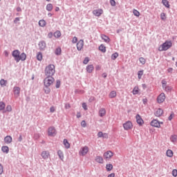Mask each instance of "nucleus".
I'll return each instance as SVG.
<instances>
[{
  "label": "nucleus",
  "instance_id": "obj_28",
  "mask_svg": "<svg viewBox=\"0 0 177 177\" xmlns=\"http://www.w3.org/2000/svg\"><path fill=\"white\" fill-rule=\"evenodd\" d=\"M44 91L46 95H49V93H50V88H49V86H44Z\"/></svg>",
  "mask_w": 177,
  "mask_h": 177
},
{
  "label": "nucleus",
  "instance_id": "obj_55",
  "mask_svg": "<svg viewBox=\"0 0 177 177\" xmlns=\"http://www.w3.org/2000/svg\"><path fill=\"white\" fill-rule=\"evenodd\" d=\"M172 176H174V177L177 176V169H173Z\"/></svg>",
  "mask_w": 177,
  "mask_h": 177
},
{
  "label": "nucleus",
  "instance_id": "obj_30",
  "mask_svg": "<svg viewBox=\"0 0 177 177\" xmlns=\"http://www.w3.org/2000/svg\"><path fill=\"white\" fill-rule=\"evenodd\" d=\"M99 50H100L101 52H102V53H106V46H104V45L101 44L99 48H98Z\"/></svg>",
  "mask_w": 177,
  "mask_h": 177
},
{
  "label": "nucleus",
  "instance_id": "obj_49",
  "mask_svg": "<svg viewBox=\"0 0 177 177\" xmlns=\"http://www.w3.org/2000/svg\"><path fill=\"white\" fill-rule=\"evenodd\" d=\"M160 19L161 20H165L167 17H165V12H162L160 14Z\"/></svg>",
  "mask_w": 177,
  "mask_h": 177
},
{
  "label": "nucleus",
  "instance_id": "obj_7",
  "mask_svg": "<svg viewBox=\"0 0 177 177\" xmlns=\"http://www.w3.org/2000/svg\"><path fill=\"white\" fill-rule=\"evenodd\" d=\"M56 129L55 127H50L48 129V136H56Z\"/></svg>",
  "mask_w": 177,
  "mask_h": 177
},
{
  "label": "nucleus",
  "instance_id": "obj_58",
  "mask_svg": "<svg viewBox=\"0 0 177 177\" xmlns=\"http://www.w3.org/2000/svg\"><path fill=\"white\" fill-rule=\"evenodd\" d=\"M110 4L112 6H115V0H110Z\"/></svg>",
  "mask_w": 177,
  "mask_h": 177
},
{
  "label": "nucleus",
  "instance_id": "obj_64",
  "mask_svg": "<svg viewBox=\"0 0 177 177\" xmlns=\"http://www.w3.org/2000/svg\"><path fill=\"white\" fill-rule=\"evenodd\" d=\"M114 176H115V174H114V173H111V174H109L108 176V177H114Z\"/></svg>",
  "mask_w": 177,
  "mask_h": 177
},
{
  "label": "nucleus",
  "instance_id": "obj_8",
  "mask_svg": "<svg viewBox=\"0 0 177 177\" xmlns=\"http://www.w3.org/2000/svg\"><path fill=\"white\" fill-rule=\"evenodd\" d=\"M161 124H162V122H158L157 120H153L151 122V126L154 127V128H160Z\"/></svg>",
  "mask_w": 177,
  "mask_h": 177
},
{
  "label": "nucleus",
  "instance_id": "obj_14",
  "mask_svg": "<svg viewBox=\"0 0 177 177\" xmlns=\"http://www.w3.org/2000/svg\"><path fill=\"white\" fill-rule=\"evenodd\" d=\"M50 154L48 151H43L41 153V156L42 157L43 160H48Z\"/></svg>",
  "mask_w": 177,
  "mask_h": 177
},
{
  "label": "nucleus",
  "instance_id": "obj_27",
  "mask_svg": "<svg viewBox=\"0 0 177 177\" xmlns=\"http://www.w3.org/2000/svg\"><path fill=\"white\" fill-rule=\"evenodd\" d=\"M1 151H3V153H6V154H8V153H9V147L3 146L1 147Z\"/></svg>",
  "mask_w": 177,
  "mask_h": 177
},
{
  "label": "nucleus",
  "instance_id": "obj_15",
  "mask_svg": "<svg viewBox=\"0 0 177 177\" xmlns=\"http://www.w3.org/2000/svg\"><path fill=\"white\" fill-rule=\"evenodd\" d=\"M13 92L15 96H16V97H19V96H20V87L15 86L13 88Z\"/></svg>",
  "mask_w": 177,
  "mask_h": 177
},
{
  "label": "nucleus",
  "instance_id": "obj_60",
  "mask_svg": "<svg viewBox=\"0 0 177 177\" xmlns=\"http://www.w3.org/2000/svg\"><path fill=\"white\" fill-rule=\"evenodd\" d=\"M97 136H98V138H102V136H103V132L99 131V132L97 133Z\"/></svg>",
  "mask_w": 177,
  "mask_h": 177
},
{
  "label": "nucleus",
  "instance_id": "obj_11",
  "mask_svg": "<svg viewBox=\"0 0 177 177\" xmlns=\"http://www.w3.org/2000/svg\"><path fill=\"white\" fill-rule=\"evenodd\" d=\"M165 101V93H160L157 97L158 103H164Z\"/></svg>",
  "mask_w": 177,
  "mask_h": 177
},
{
  "label": "nucleus",
  "instance_id": "obj_57",
  "mask_svg": "<svg viewBox=\"0 0 177 177\" xmlns=\"http://www.w3.org/2000/svg\"><path fill=\"white\" fill-rule=\"evenodd\" d=\"M102 138L103 139H109V134L107 133H102Z\"/></svg>",
  "mask_w": 177,
  "mask_h": 177
},
{
  "label": "nucleus",
  "instance_id": "obj_10",
  "mask_svg": "<svg viewBox=\"0 0 177 177\" xmlns=\"http://www.w3.org/2000/svg\"><path fill=\"white\" fill-rule=\"evenodd\" d=\"M39 50H45L46 49V42L44 40L40 41L38 44Z\"/></svg>",
  "mask_w": 177,
  "mask_h": 177
},
{
  "label": "nucleus",
  "instance_id": "obj_45",
  "mask_svg": "<svg viewBox=\"0 0 177 177\" xmlns=\"http://www.w3.org/2000/svg\"><path fill=\"white\" fill-rule=\"evenodd\" d=\"M111 169H113V165L111 164H107L106 165V171H111Z\"/></svg>",
  "mask_w": 177,
  "mask_h": 177
},
{
  "label": "nucleus",
  "instance_id": "obj_23",
  "mask_svg": "<svg viewBox=\"0 0 177 177\" xmlns=\"http://www.w3.org/2000/svg\"><path fill=\"white\" fill-rule=\"evenodd\" d=\"M102 39H103V41H104V42H106V44H109V42H110V37H108L106 35H101Z\"/></svg>",
  "mask_w": 177,
  "mask_h": 177
},
{
  "label": "nucleus",
  "instance_id": "obj_5",
  "mask_svg": "<svg viewBox=\"0 0 177 177\" xmlns=\"http://www.w3.org/2000/svg\"><path fill=\"white\" fill-rule=\"evenodd\" d=\"M114 156V153L111 151H107L104 153V158L106 161H109L110 159Z\"/></svg>",
  "mask_w": 177,
  "mask_h": 177
},
{
  "label": "nucleus",
  "instance_id": "obj_46",
  "mask_svg": "<svg viewBox=\"0 0 177 177\" xmlns=\"http://www.w3.org/2000/svg\"><path fill=\"white\" fill-rule=\"evenodd\" d=\"M142 75H143V71H139L138 72V80H140L142 78Z\"/></svg>",
  "mask_w": 177,
  "mask_h": 177
},
{
  "label": "nucleus",
  "instance_id": "obj_53",
  "mask_svg": "<svg viewBox=\"0 0 177 177\" xmlns=\"http://www.w3.org/2000/svg\"><path fill=\"white\" fill-rule=\"evenodd\" d=\"M2 174H3V166L0 163V175H2Z\"/></svg>",
  "mask_w": 177,
  "mask_h": 177
},
{
  "label": "nucleus",
  "instance_id": "obj_59",
  "mask_svg": "<svg viewBox=\"0 0 177 177\" xmlns=\"http://www.w3.org/2000/svg\"><path fill=\"white\" fill-rule=\"evenodd\" d=\"M17 21H20V18H19V17H16V18L14 19V23H15V24H17Z\"/></svg>",
  "mask_w": 177,
  "mask_h": 177
},
{
  "label": "nucleus",
  "instance_id": "obj_3",
  "mask_svg": "<svg viewBox=\"0 0 177 177\" xmlns=\"http://www.w3.org/2000/svg\"><path fill=\"white\" fill-rule=\"evenodd\" d=\"M53 82H55V78H53V76H46L44 80V86H50Z\"/></svg>",
  "mask_w": 177,
  "mask_h": 177
},
{
  "label": "nucleus",
  "instance_id": "obj_4",
  "mask_svg": "<svg viewBox=\"0 0 177 177\" xmlns=\"http://www.w3.org/2000/svg\"><path fill=\"white\" fill-rule=\"evenodd\" d=\"M123 128L124 131H129V129L133 128V124H132V122L129 120L123 124Z\"/></svg>",
  "mask_w": 177,
  "mask_h": 177
},
{
  "label": "nucleus",
  "instance_id": "obj_34",
  "mask_svg": "<svg viewBox=\"0 0 177 177\" xmlns=\"http://www.w3.org/2000/svg\"><path fill=\"white\" fill-rule=\"evenodd\" d=\"M163 89H165L166 92H171V91H172V88L167 85H163Z\"/></svg>",
  "mask_w": 177,
  "mask_h": 177
},
{
  "label": "nucleus",
  "instance_id": "obj_36",
  "mask_svg": "<svg viewBox=\"0 0 177 177\" xmlns=\"http://www.w3.org/2000/svg\"><path fill=\"white\" fill-rule=\"evenodd\" d=\"M166 155L167 156V157H173L174 152L172 151V150L168 149L166 152Z\"/></svg>",
  "mask_w": 177,
  "mask_h": 177
},
{
  "label": "nucleus",
  "instance_id": "obj_13",
  "mask_svg": "<svg viewBox=\"0 0 177 177\" xmlns=\"http://www.w3.org/2000/svg\"><path fill=\"white\" fill-rule=\"evenodd\" d=\"M93 14L94 15V16L99 17L102 16V15H103V10H102V9L94 10L93 11Z\"/></svg>",
  "mask_w": 177,
  "mask_h": 177
},
{
  "label": "nucleus",
  "instance_id": "obj_42",
  "mask_svg": "<svg viewBox=\"0 0 177 177\" xmlns=\"http://www.w3.org/2000/svg\"><path fill=\"white\" fill-rule=\"evenodd\" d=\"M118 56H119L118 53H114L113 54L111 55V60H115V59H117Z\"/></svg>",
  "mask_w": 177,
  "mask_h": 177
},
{
  "label": "nucleus",
  "instance_id": "obj_43",
  "mask_svg": "<svg viewBox=\"0 0 177 177\" xmlns=\"http://www.w3.org/2000/svg\"><path fill=\"white\" fill-rule=\"evenodd\" d=\"M5 102H0V111H3L5 110Z\"/></svg>",
  "mask_w": 177,
  "mask_h": 177
},
{
  "label": "nucleus",
  "instance_id": "obj_31",
  "mask_svg": "<svg viewBox=\"0 0 177 177\" xmlns=\"http://www.w3.org/2000/svg\"><path fill=\"white\" fill-rule=\"evenodd\" d=\"M64 146L66 149H70V142H68V140H67V139H64Z\"/></svg>",
  "mask_w": 177,
  "mask_h": 177
},
{
  "label": "nucleus",
  "instance_id": "obj_62",
  "mask_svg": "<svg viewBox=\"0 0 177 177\" xmlns=\"http://www.w3.org/2000/svg\"><path fill=\"white\" fill-rule=\"evenodd\" d=\"M52 37H53V33L52 32H50L48 34V38H52Z\"/></svg>",
  "mask_w": 177,
  "mask_h": 177
},
{
  "label": "nucleus",
  "instance_id": "obj_22",
  "mask_svg": "<svg viewBox=\"0 0 177 177\" xmlns=\"http://www.w3.org/2000/svg\"><path fill=\"white\" fill-rule=\"evenodd\" d=\"M98 114L100 117H104L106 115V109L104 108L100 109Z\"/></svg>",
  "mask_w": 177,
  "mask_h": 177
},
{
  "label": "nucleus",
  "instance_id": "obj_38",
  "mask_svg": "<svg viewBox=\"0 0 177 177\" xmlns=\"http://www.w3.org/2000/svg\"><path fill=\"white\" fill-rule=\"evenodd\" d=\"M12 111V106L8 105L6 108V110L3 111V113H10Z\"/></svg>",
  "mask_w": 177,
  "mask_h": 177
},
{
  "label": "nucleus",
  "instance_id": "obj_2",
  "mask_svg": "<svg viewBox=\"0 0 177 177\" xmlns=\"http://www.w3.org/2000/svg\"><path fill=\"white\" fill-rule=\"evenodd\" d=\"M172 46V41H166L165 43H163L159 47V50L160 52H162L164 50H168L169 48Z\"/></svg>",
  "mask_w": 177,
  "mask_h": 177
},
{
  "label": "nucleus",
  "instance_id": "obj_41",
  "mask_svg": "<svg viewBox=\"0 0 177 177\" xmlns=\"http://www.w3.org/2000/svg\"><path fill=\"white\" fill-rule=\"evenodd\" d=\"M8 81L3 80V79H1L0 80V85L1 86H6V84H7Z\"/></svg>",
  "mask_w": 177,
  "mask_h": 177
},
{
  "label": "nucleus",
  "instance_id": "obj_20",
  "mask_svg": "<svg viewBox=\"0 0 177 177\" xmlns=\"http://www.w3.org/2000/svg\"><path fill=\"white\" fill-rule=\"evenodd\" d=\"M95 67H93V65L92 64L88 65L86 68L87 73H88L89 74H91V73H92V71H93Z\"/></svg>",
  "mask_w": 177,
  "mask_h": 177
},
{
  "label": "nucleus",
  "instance_id": "obj_29",
  "mask_svg": "<svg viewBox=\"0 0 177 177\" xmlns=\"http://www.w3.org/2000/svg\"><path fill=\"white\" fill-rule=\"evenodd\" d=\"M55 38H60L62 37V32L59 30H57L53 34Z\"/></svg>",
  "mask_w": 177,
  "mask_h": 177
},
{
  "label": "nucleus",
  "instance_id": "obj_6",
  "mask_svg": "<svg viewBox=\"0 0 177 177\" xmlns=\"http://www.w3.org/2000/svg\"><path fill=\"white\" fill-rule=\"evenodd\" d=\"M89 151V147L88 146L83 147L80 151H79L80 156H86L88 154V152Z\"/></svg>",
  "mask_w": 177,
  "mask_h": 177
},
{
  "label": "nucleus",
  "instance_id": "obj_47",
  "mask_svg": "<svg viewBox=\"0 0 177 177\" xmlns=\"http://www.w3.org/2000/svg\"><path fill=\"white\" fill-rule=\"evenodd\" d=\"M139 60L141 64H146V59L144 57H140Z\"/></svg>",
  "mask_w": 177,
  "mask_h": 177
},
{
  "label": "nucleus",
  "instance_id": "obj_48",
  "mask_svg": "<svg viewBox=\"0 0 177 177\" xmlns=\"http://www.w3.org/2000/svg\"><path fill=\"white\" fill-rule=\"evenodd\" d=\"M139 93V90L138 89V88H136V87H135L133 89V95H138Z\"/></svg>",
  "mask_w": 177,
  "mask_h": 177
},
{
  "label": "nucleus",
  "instance_id": "obj_37",
  "mask_svg": "<svg viewBox=\"0 0 177 177\" xmlns=\"http://www.w3.org/2000/svg\"><path fill=\"white\" fill-rule=\"evenodd\" d=\"M162 3L164 5V6H165V8H169L170 6L168 0H162Z\"/></svg>",
  "mask_w": 177,
  "mask_h": 177
},
{
  "label": "nucleus",
  "instance_id": "obj_24",
  "mask_svg": "<svg viewBox=\"0 0 177 177\" xmlns=\"http://www.w3.org/2000/svg\"><path fill=\"white\" fill-rule=\"evenodd\" d=\"M46 9L48 12H52V10H53V3H48L46 5Z\"/></svg>",
  "mask_w": 177,
  "mask_h": 177
},
{
  "label": "nucleus",
  "instance_id": "obj_1",
  "mask_svg": "<svg viewBox=\"0 0 177 177\" xmlns=\"http://www.w3.org/2000/svg\"><path fill=\"white\" fill-rule=\"evenodd\" d=\"M46 77H53L56 71L55 70L54 64H49L47 66L44 70Z\"/></svg>",
  "mask_w": 177,
  "mask_h": 177
},
{
  "label": "nucleus",
  "instance_id": "obj_52",
  "mask_svg": "<svg viewBox=\"0 0 177 177\" xmlns=\"http://www.w3.org/2000/svg\"><path fill=\"white\" fill-rule=\"evenodd\" d=\"M174 112H171L170 115L168 117L169 121H172V118H174Z\"/></svg>",
  "mask_w": 177,
  "mask_h": 177
},
{
  "label": "nucleus",
  "instance_id": "obj_19",
  "mask_svg": "<svg viewBox=\"0 0 177 177\" xmlns=\"http://www.w3.org/2000/svg\"><path fill=\"white\" fill-rule=\"evenodd\" d=\"M12 140H13V139L12 138V136H7L4 138V142L7 145L12 143Z\"/></svg>",
  "mask_w": 177,
  "mask_h": 177
},
{
  "label": "nucleus",
  "instance_id": "obj_61",
  "mask_svg": "<svg viewBox=\"0 0 177 177\" xmlns=\"http://www.w3.org/2000/svg\"><path fill=\"white\" fill-rule=\"evenodd\" d=\"M82 107L84 110H88V107L86 106V104L85 102L82 104Z\"/></svg>",
  "mask_w": 177,
  "mask_h": 177
},
{
  "label": "nucleus",
  "instance_id": "obj_21",
  "mask_svg": "<svg viewBox=\"0 0 177 177\" xmlns=\"http://www.w3.org/2000/svg\"><path fill=\"white\" fill-rule=\"evenodd\" d=\"M57 156L62 161H63V160H64V153H63V151L62 150L57 151Z\"/></svg>",
  "mask_w": 177,
  "mask_h": 177
},
{
  "label": "nucleus",
  "instance_id": "obj_56",
  "mask_svg": "<svg viewBox=\"0 0 177 177\" xmlns=\"http://www.w3.org/2000/svg\"><path fill=\"white\" fill-rule=\"evenodd\" d=\"M89 103H92V102H95V97L91 96L90 98L88 99Z\"/></svg>",
  "mask_w": 177,
  "mask_h": 177
},
{
  "label": "nucleus",
  "instance_id": "obj_39",
  "mask_svg": "<svg viewBox=\"0 0 177 177\" xmlns=\"http://www.w3.org/2000/svg\"><path fill=\"white\" fill-rule=\"evenodd\" d=\"M170 140L171 142H173V143H175V142H176L177 140V136L176 135H172L170 137Z\"/></svg>",
  "mask_w": 177,
  "mask_h": 177
},
{
  "label": "nucleus",
  "instance_id": "obj_16",
  "mask_svg": "<svg viewBox=\"0 0 177 177\" xmlns=\"http://www.w3.org/2000/svg\"><path fill=\"white\" fill-rule=\"evenodd\" d=\"M26 59H27V55L24 53H22L19 54V57L18 58V60L17 61V63H19V62H20V60L21 62H24L26 60Z\"/></svg>",
  "mask_w": 177,
  "mask_h": 177
},
{
  "label": "nucleus",
  "instance_id": "obj_12",
  "mask_svg": "<svg viewBox=\"0 0 177 177\" xmlns=\"http://www.w3.org/2000/svg\"><path fill=\"white\" fill-rule=\"evenodd\" d=\"M136 122H137V124H138V125L140 126V127H142V125H143V124H144V121H143V119H142V116H140V115H139V114H137L136 115Z\"/></svg>",
  "mask_w": 177,
  "mask_h": 177
},
{
  "label": "nucleus",
  "instance_id": "obj_32",
  "mask_svg": "<svg viewBox=\"0 0 177 177\" xmlns=\"http://www.w3.org/2000/svg\"><path fill=\"white\" fill-rule=\"evenodd\" d=\"M39 26L40 27H45V26H46V21L44 19L39 20Z\"/></svg>",
  "mask_w": 177,
  "mask_h": 177
},
{
  "label": "nucleus",
  "instance_id": "obj_35",
  "mask_svg": "<svg viewBox=\"0 0 177 177\" xmlns=\"http://www.w3.org/2000/svg\"><path fill=\"white\" fill-rule=\"evenodd\" d=\"M42 53L41 52H39L37 53V59L39 61V62H41L42 61Z\"/></svg>",
  "mask_w": 177,
  "mask_h": 177
},
{
  "label": "nucleus",
  "instance_id": "obj_44",
  "mask_svg": "<svg viewBox=\"0 0 177 177\" xmlns=\"http://www.w3.org/2000/svg\"><path fill=\"white\" fill-rule=\"evenodd\" d=\"M133 13L134 15V16H136L137 17H139V16H140V12H139V11H138V10H133Z\"/></svg>",
  "mask_w": 177,
  "mask_h": 177
},
{
  "label": "nucleus",
  "instance_id": "obj_26",
  "mask_svg": "<svg viewBox=\"0 0 177 177\" xmlns=\"http://www.w3.org/2000/svg\"><path fill=\"white\" fill-rule=\"evenodd\" d=\"M95 160L98 164H103V158L102 156H96Z\"/></svg>",
  "mask_w": 177,
  "mask_h": 177
},
{
  "label": "nucleus",
  "instance_id": "obj_25",
  "mask_svg": "<svg viewBox=\"0 0 177 177\" xmlns=\"http://www.w3.org/2000/svg\"><path fill=\"white\" fill-rule=\"evenodd\" d=\"M55 55H56V56H60V55H62V48L57 47L55 50Z\"/></svg>",
  "mask_w": 177,
  "mask_h": 177
},
{
  "label": "nucleus",
  "instance_id": "obj_51",
  "mask_svg": "<svg viewBox=\"0 0 177 177\" xmlns=\"http://www.w3.org/2000/svg\"><path fill=\"white\" fill-rule=\"evenodd\" d=\"M81 126L83 127V128H86V122H85V120H82L81 122Z\"/></svg>",
  "mask_w": 177,
  "mask_h": 177
},
{
  "label": "nucleus",
  "instance_id": "obj_50",
  "mask_svg": "<svg viewBox=\"0 0 177 177\" xmlns=\"http://www.w3.org/2000/svg\"><path fill=\"white\" fill-rule=\"evenodd\" d=\"M87 63H89V57H86L83 61V64H86Z\"/></svg>",
  "mask_w": 177,
  "mask_h": 177
},
{
  "label": "nucleus",
  "instance_id": "obj_33",
  "mask_svg": "<svg viewBox=\"0 0 177 177\" xmlns=\"http://www.w3.org/2000/svg\"><path fill=\"white\" fill-rule=\"evenodd\" d=\"M115 96H117V92H115V91H111V93H109V97H111V99H113L115 97Z\"/></svg>",
  "mask_w": 177,
  "mask_h": 177
},
{
  "label": "nucleus",
  "instance_id": "obj_54",
  "mask_svg": "<svg viewBox=\"0 0 177 177\" xmlns=\"http://www.w3.org/2000/svg\"><path fill=\"white\" fill-rule=\"evenodd\" d=\"M78 41V38H77V37H74L72 39V42L73 44H77V42Z\"/></svg>",
  "mask_w": 177,
  "mask_h": 177
},
{
  "label": "nucleus",
  "instance_id": "obj_63",
  "mask_svg": "<svg viewBox=\"0 0 177 177\" xmlns=\"http://www.w3.org/2000/svg\"><path fill=\"white\" fill-rule=\"evenodd\" d=\"M50 113H55V107L51 106V107L50 108Z\"/></svg>",
  "mask_w": 177,
  "mask_h": 177
},
{
  "label": "nucleus",
  "instance_id": "obj_18",
  "mask_svg": "<svg viewBox=\"0 0 177 177\" xmlns=\"http://www.w3.org/2000/svg\"><path fill=\"white\" fill-rule=\"evenodd\" d=\"M163 113H164V111L161 108H159L156 111L155 115L156 117H161V115H162Z\"/></svg>",
  "mask_w": 177,
  "mask_h": 177
},
{
  "label": "nucleus",
  "instance_id": "obj_9",
  "mask_svg": "<svg viewBox=\"0 0 177 177\" xmlns=\"http://www.w3.org/2000/svg\"><path fill=\"white\" fill-rule=\"evenodd\" d=\"M12 56L14 57L15 62L17 63V60H19V57L20 56V51L19 50H15L12 53Z\"/></svg>",
  "mask_w": 177,
  "mask_h": 177
},
{
  "label": "nucleus",
  "instance_id": "obj_17",
  "mask_svg": "<svg viewBox=\"0 0 177 177\" xmlns=\"http://www.w3.org/2000/svg\"><path fill=\"white\" fill-rule=\"evenodd\" d=\"M77 50H82V48H84V40L80 39L77 43Z\"/></svg>",
  "mask_w": 177,
  "mask_h": 177
},
{
  "label": "nucleus",
  "instance_id": "obj_40",
  "mask_svg": "<svg viewBox=\"0 0 177 177\" xmlns=\"http://www.w3.org/2000/svg\"><path fill=\"white\" fill-rule=\"evenodd\" d=\"M60 85H62V82L60 81V80H57L55 84L56 89H59V88H60Z\"/></svg>",
  "mask_w": 177,
  "mask_h": 177
}]
</instances>
